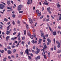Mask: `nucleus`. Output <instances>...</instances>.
Listing matches in <instances>:
<instances>
[{"label":"nucleus","instance_id":"bf43d9fd","mask_svg":"<svg viewBox=\"0 0 61 61\" xmlns=\"http://www.w3.org/2000/svg\"><path fill=\"white\" fill-rule=\"evenodd\" d=\"M11 40H15V39H14V38H11Z\"/></svg>","mask_w":61,"mask_h":61},{"label":"nucleus","instance_id":"37998d69","mask_svg":"<svg viewBox=\"0 0 61 61\" xmlns=\"http://www.w3.org/2000/svg\"><path fill=\"white\" fill-rule=\"evenodd\" d=\"M45 36L46 37H48V35L47 34Z\"/></svg>","mask_w":61,"mask_h":61},{"label":"nucleus","instance_id":"6ab92c4d","mask_svg":"<svg viewBox=\"0 0 61 61\" xmlns=\"http://www.w3.org/2000/svg\"><path fill=\"white\" fill-rule=\"evenodd\" d=\"M4 50H3L2 51L0 50V52H1L2 53H4Z\"/></svg>","mask_w":61,"mask_h":61},{"label":"nucleus","instance_id":"473e14b6","mask_svg":"<svg viewBox=\"0 0 61 61\" xmlns=\"http://www.w3.org/2000/svg\"><path fill=\"white\" fill-rule=\"evenodd\" d=\"M22 40H24L25 39V37H23L22 38Z\"/></svg>","mask_w":61,"mask_h":61},{"label":"nucleus","instance_id":"6e6d98bb","mask_svg":"<svg viewBox=\"0 0 61 61\" xmlns=\"http://www.w3.org/2000/svg\"><path fill=\"white\" fill-rule=\"evenodd\" d=\"M4 50L5 51H7V49H6V48H5L4 49Z\"/></svg>","mask_w":61,"mask_h":61},{"label":"nucleus","instance_id":"f8f14e48","mask_svg":"<svg viewBox=\"0 0 61 61\" xmlns=\"http://www.w3.org/2000/svg\"><path fill=\"white\" fill-rule=\"evenodd\" d=\"M28 35L29 36H31V34L30 33V31H28Z\"/></svg>","mask_w":61,"mask_h":61},{"label":"nucleus","instance_id":"9d476101","mask_svg":"<svg viewBox=\"0 0 61 61\" xmlns=\"http://www.w3.org/2000/svg\"><path fill=\"white\" fill-rule=\"evenodd\" d=\"M9 36H8L6 37V41H7L9 39Z\"/></svg>","mask_w":61,"mask_h":61},{"label":"nucleus","instance_id":"c756f323","mask_svg":"<svg viewBox=\"0 0 61 61\" xmlns=\"http://www.w3.org/2000/svg\"><path fill=\"white\" fill-rule=\"evenodd\" d=\"M6 58L5 57V58L3 59V61H6Z\"/></svg>","mask_w":61,"mask_h":61},{"label":"nucleus","instance_id":"58836bf2","mask_svg":"<svg viewBox=\"0 0 61 61\" xmlns=\"http://www.w3.org/2000/svg\"><path fill=\"white\" fill-rule=\"evenodd\" d=\"M12 16L13 18H15V15L14 14H13L12 15Z\"/></svg>","mask_w":61,"mask_h":61},{"label":"nucleus","instance_id":"774afa93","mask_svg":"<svg viewBox=\"0 0 61 61\" xmlns=\"http://www.w3.org/2000/svg\"><path fill=\"white\" fill-rule=\"evenodd\" d=\"M18 56V54H16V57H17Z\"/></svg>","mask_w":61,"mask_h":61},{"label":"nucleus","instance_id":"0eeeda50","mask_svg":"<svg viewBox=\"0 0 61 61\" xmlns=\"http://www.w3.org/2000/svg\"><path fill=\"white\" fill-rule=\"evenodd\" d=\"M29 51V50H28V49H27L25 50V54H27V55H29V54H28Z\"/></svg>","mask_w":61,"mask_h":61},{"label":"nucleus","instance_id":"de8ad7c7","mask_svg":"<svg viewBox=\"0 0 61 61\" xmlns=\"http://www.w3.org/2000/svg\"><path fill=\"white\" fill-rule=\"evenodd\" d=\"M36 50H37V51H40V50L38 49L36 47Z\"/></svg>","mask_w":61,"mask_h":61},{"label":"nucleus","instance_id":"69168bd1","mask_svg":"<svg viewBox=\"0 0 61 61\" xmlns=\"http://www.w3.org/2000/svg\"><path fill=\"white\" fill-rule=\"evenodd\" d=\"M16 30V29H15V28H14V32H15V30Z\"/></svg>","mask_w":61,"mask_h":61},{"label":"nucleus","instance_id":"9b49d317","mask_svg":"<svg viewBox=\"0 0 61 61\" xmlns=\"http://www.w3.org/2000/svg\"><path fill=\"white\" fill-rule=\"evenodd\" d=\"M7 4L8 5H9L10 4V2L9 0H8L7 1Z\"/></svg>","mask_w":61,"mask_h":61},{"label":"nucleus","instance_id":"0e129e2a","mask_svg":"<svg viewBox=\"0 0 61 61\" xmlns=\"http://www.w3.org/2000/svg\"><path fill=\"white\" fill-rule=\"evenodd\" d=\"M42 11H43V10H44V7H42Z\"/></svg>","mask_w":61,"mask_h":61},{"label":"nucleus","instance_id":"1a4fd4ad","mask_svg":"<svg viewBox=\"0 0 61 61\" xmlns=\"http://www.w3.org/2000/svg\"><path fill=\"white\" fill-rule=\"evenodd\" d=\"M53 35L54 36H56V32L55 31L53 32Z\"/></svg>","mask_w":61,"mask_h":61},{"label":"nucleus","instance_id":"a19ab883","mask_svg":"<svg viewBox=\"0 0 61 61\" xmlns=\"http://www.w3.org/2000/svg\"><path fill=\"white\" fill-rule=\"evenodd\" d=\"M59 19L60 20H61V16H59Z\"/></svg>","mask_w":61,"mask_h":61},{"label":"nucleus","instance_id":"2eb2a0df","mask_svg":"<svg viewBox=\"0 0 61 61\" xmlns=\"http://www.w3.org/2000/svg\"><path fill=\"white\" fill-rule=\"evenodd\" d=\"M60 46V42H58V44L57 46L58 48H59Z\"/></svg>","mask_w":61,"mask_h":61},{"label":"nucleus","instance_id":"4be33fe9","mask_svg":"<svg viewBox=\"0 0 61 61\" xmlns=\"http://www.w3.org/2000/svg\"><path fill=\"white\" fill-rule=\"evenodd\" d=\"M10 25H9L7 27V31H8V30H9V28L10 27Z\"/></svg>","mask_w":61,"mask_h":61},{"label":"nucleus","instance_id":"052dcab7","mask_svg":"<svg viewBox=\"0 0 61 61\" xmlns=\"http://www.w3.org/2000/svg\"><path fill=\"white\" fill-rule=\"evenodd\" d=\"M35 48H36V46H34L33 47V49H35Z\"/></svg>","mask_w":61,"mask_h":61},{"label":"nucleus","instance_id":"c9c22d12","mask_svg":"<svg viewBox=\"0 0 61 61\" xmlns=\"http://www.w3.org/2000/svg\"><path fill=\"white\" fill-rule=\"evenodd\" d=\"M24 34L25 35L26 34V30H25L24 31Z\"/></svg>","mask_w":61,"mask_h":61},{"label":"nucleus","instance_id":"338daca9","mask_svg":"<svg viewBox=\"0 0 61 61\" xmlns=\"http://www.w3.org/2000/svg\"><path fill=\"white\" fill-rule=\"evenodd\" d=\"M20 39H21V38L20 37H19L18 38V40H20Z\"/></svg>","mask_w":61,"mask_h":61},{"label":"nucleus","instance_id":"a878e982","mask_svg":"<svg viewBox=\"0 0 61 61\" xmlns=\"http://www.w3.org/2000/svg\"><path fill=\"white\" fill-rule=\"evenodd\" d=\"M26 27L28 29V28H29V26L27 24H26Z\"/></svg>","mask_w":61,"mask_h":61},{"label":"nucleus","instance_id":"423d86ee","mask_svg":"<svg viewBox=\"0 0 61 61\" xmlns=\"http://www.w3.org/2000/svg\"><path fill=\"white\" fill-rule=\"evenodd\" d=\"M8 54H11L12 53V52L11 51L8 50Z\"/></svg>","mask_w":61,"mask_h":61},{"label":"nucleus","instance_id":"72a5a7b5","mask_svg":"<svg viewBox=\"0 0 61 61\" xmlns=\"http://www.w3.org/2000/svg\"><path fill=\"white\" fill-rule=\"evenodd\" d=\"M16 34V32H15L13 34V36H15V35Z\"/></svg>","mask_w":61,"mask_h":61},{"label":"nucleus","instance_id":"c03bdc74","mask_svg":"<svg viewBox=\"0 0 61 61\" xmlns=\"http://www.w3.org/2000/svg\"><path fill=\"white\" fill-rule=\"evenodd\" d=\"M8 58L10 59H11V57L10 56H8Z\"/></svg>","mask_w":61,"mask_h":61},{"label":"nucleus","instance_id":"f03ea898","mask_svg":"<svg viewBox=\"0 0 61 61\" xmlns=\"http://www.w3.org/2000/svg\"><path fill=\"white\" fill-rule=\"evenodd\" d=\"M23 7V5H20L18 6V8L17 9V10L18 11H20L21 9V8H22Z\"/></svg>","mask_w":61,"mask_h":61},{"label":"nucleus","instance_id":"20e7f679","mask_svg":"<svg viewBox=\"0 0 61 61\" xmlns=\"http://www.w3.org/2000/svg\"><path fill=\"white\" fill-rule=\"evenodd\" d=\"M40 59V56H37L36 58L35 57V59L36 61L37 60V59Z\"/></svg>","mask_w":61,"mask_h":61},{"label":"nucleus","instance_id":"a18cd8bd","mask_svg":"<svg viewBox=\"0 0 61 61\" xmlns=\"http://www.w3.org/2000/svg\"><path fill=\"white\" fill-rule=\"evenodd\" d=\"M20 33L19 32L18 34L17 35V36L18 37V36H20Z\"/></svg>","mask_w":61,"mask_h":61},{"label":"nucleus","instance_id":"7ed1b4c3","mask_svg":"<svg viewBox=\"0 0 61 61\" xmlns=\"http://www.w3.org/2000/svg\"><path fill=\"white\" fill-rule=\"evenodd\" d=\"M4 7H5V6L3 5L2 4L0 5V9H2L4 8Z\"/></svg>","mask_w":61,"mask_h":61},{"label":"nucleus","instance_id":"4c0bfd02","mask_svg":"<svg viewBox=\"0 0 61 61\" xmlns=\"http://www.w3.org/2000/svg\"><path fill=\"white\" fill-rule=\"evenodd\" d=\"M33 37H34L35 38H36V34H33Z\"/></svg>","mask_w":61,"mask_h":61},{"label":"nucleus","instance_id":"3c124183","mask_svg":"<svg viewBox=\"0 0 61 61\" xmlns=\"http://www.w3.org/2000/svg\"><path fill=\"white\" fill-rule=\"evenodd\" d=\"M23 12V11H20L19 12V13H22Z\"/></svg>","mask_w":61,"mask_h":61},{"label":"nucleus","instance_id":"393cba45","mask_svg":"<svg viewBox=\"0 0 61 61\" xmlns=\"http://www.w3.org/2000/svg\"><path fill=\"white\" fill-rule=\"evenodd\" d=\"M47 10H48V12H50V8L49 7L47 9Z\"/></svg>","mask_w":61,"mask_h":61},{"label":"nucleus","instance_id":"680f3d73","mask_svg":"<svg viewBox=\"0 0 61 61\" xmlns=\"http://www.w3.org/2000/svg\"><path fill=\"white\" fill-rule=\"evenodd\" d=\"M1 3L2 4H4V5H5L6 4L5 3H4V2H1Z\"/></svg>","mask_w":61,"mask_h":61},{"label":"nucleus","instance_id":"13d9d810","mask_svg":"<svg viewBox=\"0 0 61 61\" xmlns=\"http://www.w3.org/2000/svg\"><path fill=\"white\" fill-rule=\"evenodd\" d=\"M57 6L58 7H60V5L59 4H58L57 5Z\"/></svg>","mask_w":61,"mask_h":61},{"label":"nucleus","instance_id":"e2e57ef3","mask_svg":"<svg viewBox=\"0 0 61 61\" xmlns=\"http://www.w3.org/2000/svg\"><path fill=\"white\" fill-rule=\"evenodd\" d=\"M15 47V46H12V48H14Z\"/></svg>","mask_w":61,"mask_h":61},{"label":"nucleus","instance_id":"4d7b16f0","mask_svg":"<svg viewBox=\"0 0 61 61\" xmlns=\"http://www.w3.org/2000/svg\"><path fill=\"white\" fill-rule=\"evenodd\" d=\"M10 3H11V4H13V1H12V0L11 1Z\"/></svg>","mask_w":61,"mask_h":61},{"label":"nucleus","instance_id":"5701e85b","mask_svg":"<svg viewBox=\"0 0 61 61\" xmlns=\"http://www.w3.org/2000/svg\"><path fill=\"white\" fill-rule=\"evenodd\" d=\"M31 42L33 44H35V41H34V40H33L32 41H31Z\"/></svg>","mask_w":61,"mask_h":61},{"label":"nucleus","instance_id":"412c9836","mask_svg":"<svg viewBox=\"0 0 61 61\" xmlns=\"http://www.w3.org/2000/svg\"><path fill=\"white\" fill-rule=\"evenodd\" d=\"M41 15V13H39L38 14V16H40Z\"/></svg>","mask_w":61,"mask_h":61},{"label":"nucleus","instance_id":"49530a36","mask_svg":"<svg viewBox=\"0 0 61 61\" xmlns=\"http://www.w3.org/2000/svg\"><path fill=\"white\" fill-rule=\"evenodd\" d=\"M43 17H44V15H42L41 16V17H40V18L41 19H42V18H43Z\"/></svg>","mask_w":61,"mask_h":61},{"label":"nucleus","instance_id":"ea45409f","mask_svg":"<svg viewBox=\"0 0 61 61\" xmlns=\"http://www.w3.org/2000/svg\"><path fill=\"white\" fill-rule=\"evenodd\" d=\"M12 24L13 25H15V21H13Z\"/></svg>","mask_w":61,"mask_h":61},{"label":"nucleus","instance_id":"8fccbe9b","mask_svg":"<svg viewBox=\"0 0 61 61\" xmlns=\"http://www.w3.org/2000/svg\"><path fill=\"white\" fill-rule=\"evenodd\" d=\"M11 57L13 58H15V57L13 55H12L11 56Z\"/></svg>","mask_w":61,"mask_h":61},{"label":"nucleus","instance_id":"6e6552de","mask_svg":"<svg viewBox=\"0 0 61 61\" xmlns=\"http://www.w3.org/2000/svg\"><path fill=\"white\" fill-rule=\"evenodd\" d=\"M29 21L31 24H32V23H33V21H32V20H31V19L30 18H29Z\"/></svg>","mask_w":61,"mask_h":61},{"label":"nucleus","instance_id":"603ef678","mask_svg":"<svg viewBox=\"0 0 61 61\" xmlns=\"http://www.w3.org/2000/svg\"><path fill=\"white\" fill-rule=\"evenodd\" d=\"M17 23L18 24H20V21H19L18 20L17 21Z\"/></svg>","mask_w":61,"mask_h":61},{"label":"nucleus","instance_id":"e433bc0d","mask_svg":"<svg viewBox=\"0 0 61 61\" xmlns=\"http://www.w3.org/2000/svg\"><path fill=\"white\" fill-rule=\"evenodd\" d=\"M4 21H6V22H7V20L5 18L4 19Z\"/></svg>","mask_w":61,"mask_h":61},{"label":"nucleus","instance_id":"f704fd0d","mask_svg":"<svg viewBox=\"0 0 61 61\" xmlns=\"http://www.w3.org/2000/svg\"><path fill=\"white\" fill-rule=\"evenodd\" d=\"M7 48L8 49H11V47L10 46H8L7 47Z\"/></svg>","mask_w":61,"mask_h":61},{"label":"nucleus","instance_id":"39448f33","mask_svg":"<svg viewBox=\"0 0 61 61\" xmlns=\"http://www.w3.org/2000/svg\"><path fill=\"white\" fill-rule=\"evenodd\" d=\"M11 32H10V30H9L8 31H6V33L7 35H9V34H10Z\"/></svg>","mask_w":61,"mask_h":61},{"label":"nucleus","instance_id":"864d4df0","mask_svg":"<svg viewBox=\"0 0 61 61\" xmlns=\"http://www.w3.org/2000/svg\"><path fill=\"white\" fill-rule=\"evenodd\" d=\"M49 19H46V22H47V21H49Z\"/></svg>","mask_w":61,"mask_h":61},{"label":"nucleus","instance_id":"f3484780","mask_svg":"<svg viewBox=\"0 0 61 61\" xmlns=\"http://www.w3.org/2000/svg\"><path fill=\"white\" fill-rule=\"evenodd\" d=\"M42 41V39H40L39 40V43L41 44V41Z\"/></svg>","mask_w":61,"mask_h":61},{"label":"nucleus","instance_id":"2f4dec72","mask_svg":"<svg viewBox=\"0 0 61 61\" xmlns=\"http://www.w3.org/2000/svg\"><path fill=\"white\" fill-rule=\"evenodd\" d=\"M42 55L43 56H44V58H45V59H46V55H45V54H44V56H43V53H42Z\"/></svg>","mask_w":61,"mask_h":61},{"label":"nucleus","instance_id":"4468645a","mask_svg":"<svg viewBox=\"0 0 61 61\" xmlns=\"http://www.w3.org/2000/svg\"><path fill=\"white\" fill-rule=\"evenodd\" d=\"M47 41L49 43H51V40L49 39H47Z\"/></svg>","mask_w":61,"mask_h":61},{"label":"nucleus","instance_id":"dca6fc26","mask_svg":"<svg viewBox=\"0 0 61 61\" xmlns=\"http://www.w3.org/2000/svg\"><path fill=\"white\" fill-rule=\"evenodd\" d=\"M31 2V0H29L28 1V2H27V5H29L30 4V3Z\"/></svg>","mask_w":61,"mask_h":61},{"label":"nucleus","instance_id":"79ce46f5","mask_svg":"<svg viewBox=\"0 0 61 61\" xmlns=\"http://www.w3.org/2000/svg\"><path fill=\"white\" fill-rule=\"evenodd\" d=\"M33 37H34V36H30V38H31V39H33Z\"/></svg>","mask_w":61,"mask_h":61},{"label":"nucleus","instance_id":"aec40b11","mask_svg":"<svg viewBox=\"0 0 61 61\" xmlns=\"http://www.w3.org/2000/svg\"><path fill=\"white\" fill-rule=\"evenodd\" d=\"M15 52H16V50L15 49H14L12 51V52L13 53H15Z\"/></svg>","mask_w":61,"mask_h":61},{"label":"nucleus","instance_id":"f257e3e1","mask_svg":"<svg viewBox=\"0 0 61 61\" xmlns=\"http://www.w3.org/2000/svg\"><path fill=\"white\" fill-rule=\"evenodd\" d=\"M47 47V46H46V45H44V47L43 48V49H42L43 51V56H44V54H45V50H46V48Z\"/></svg>","mask_w":61,"mask_h":61},{"label":"nucleus","instance_id":"7c9ffc66","mask_svg":"<svg viewBox=\"0 0 61 61\" xmlns=\"http://www.w3.org/2000/svg\"><path fill=\"white\" fill-rule=\"evenodd\" d=\"M39 11L38 10H37L36 11V14H38L39 13Z\"/></svg>","mask_w":61,"mask_h":61},{"label":"nucleus","instance_id":"ddd939ff","mask_svg":"<svg viewBox=\"0 0 61 61\" xmlns=\"http://www.w3.org/2000/svg\"><path fill=\"white\" fill-rule=\"evenodd\" d=\"M40 51H37L35 52V54H38V53H39V52H40Z\"/></svg>","mask_w":61,"mask_h":61},{"label":"nucleus","instance_id":"a211bd4d","mask_svg":"<svg viewBox=\"0 0 61 61\" xmlns=\"http://www.w3.org/2000/svg\"><path fill=\"white\" fill-rule=\"evenodd\" d=\"M41 36L42 37H43L44 36V34L43 33H42L41 34Z\"/></svg>","mask_w":61,"mask_h":61},{"label":"nucleus","instance_id":"5fc2aeb1","mask_svg":"<svg viewBox=\"0 0 61 61\" xmlns=\"http://www.w3.org/2000/svg\"><path fill=\"white\" fill-rule=\"evenodd\" d=\"M56 44H58V43H59V42H58V41H56Z\"/></svg>","mask_w":61,"mask_h":61},{"label":"nucleus","instance_id":"bb28decb","mask_svg":"<svg viewBox=\"0 0 61 61\" xmlns=\"http://www.w3.org/2000/svg\"><path fill=\"white\" fill-rule=\"evenodd\" d=\"M54 50H56V46H54Z\"/></svg>","mask_w":61,"mask_h":61},{"label":"nucleus","instance_id":"b1692460","mask_svg":"<svg viewBox=\"0 0 61 61\" xmlns=\"http://www.w3.org/2000/svg\"><path fill=\"white\" fill-rule=\"evenodd\" d=\"M61 51L60 50H58L57 51V53H61Z\"/></svg>","mask_w":61,"mask_h":61},{"label":"nucleus","instance_id":"09e8293b","mask_svg":"<svg viewBox=\"0 0 61 61\" xmlns=\"http://www.w3.org/2000/svg\"><path fill=\"white\" fill-rule=\"evenodd\" d=\"M21 44L22 45H24V42L23 41H22Z\"/></svg>","mask_w":61,"mask_h":61},{"label":"nucleus","instance_id":"cd10ccee","mask_svg":"<svg viewBox=\"0 0 61 61\" xmlns=\"http://www.w3.org/2000/svg\"><path fill=\"white\" fill-rule=\"evenodd\" d=\"M28 59H31V57L29 56H28Z\"/></svg>","mask_w":61,"mask_h":61},{"label":"nucleus","instance_id":"c85d7f7f","mask_svg":"<svg viewBox=\"0 0 61 61\" xmlns=\"http://www.w3.org/2000/svg\"><path fill=\"white\" fill-rule=\"evenodd\" d=\"M48 56L49 57H50V52H48Z\"/></svg>","mask_w":61,"mask_h":61}]
</instances>
